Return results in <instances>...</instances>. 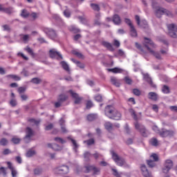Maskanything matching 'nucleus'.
Wrapping results in <instances>:
<instances>
[{
    "label": "nucleus",
    "instance_id": "obj_59",
    "mask_svg": "<svg viewBox=\"0 0 177 177\" xmlns=\"http://www.w3.org/2000/svg\"><path fill=\"white\" fill-rule=\"evenodd\" d=\"M136 47L139 49L142 53H145V51L143 50V48H142V46L139 44L138 43H136Z\"/></svg>",
    "mask_w": 177,
    "mask_h": 177
},
{
    "label": "nucleus",
    "instance_id": "obj_41",
    "mask_svg": "<svg viewBox=\"0 0 177 177\" xmlns=\"http://www.w3.org/2000/svg\"><path fill=\"white\" fill-rule=\"evenodd\" d=\"M10 104L12 107H16L17 106V101L15 98H12L10 101Z\"/></svg>",
    "mask_w": 177,
    "mask_h": 177
},
{
    "label": "nucleus",
    "instance_id": "obj_1",
    "mask_svg": "<svg viewBox=\"0 0 177 177\" xmlns=\"http://www.w3.org/2000/svg\"><path fill=\"white\" fill-rule=\"evenodd\" d=\"M104 115L110 120H115V121H120L122 115L121 112L118 111L113 105H107L104 109Z\"/></svg>",
    "mask_w": 177,
    "mask_h": 177
},
{
    "label": "nucleus",
    "instance_id": "obj_24",
    "mask_svg": "<svg viewBox=\"0 0 177 177\" xmlns=\"http://www.w3.org/2000/svg\"><path fill=\"white\" fill-rule=\"evenodd\" d=\"M104 127L106 131H109V132H111V131H113V123L110 122H106L104 123Z\"/></svg>",
    "mask_w": 177,
    "mask_h": 177
},
{
    "label": "nucleus",
    "instance_id": "obj_34",
    "mask_svg": "<svg viewBox=\"0 0 177 177\" xmlns=\"http://www.w3.org/2000/svg\"><path fill=\"white\" fill-rule=\"evenodd\" d=\"M162 92L165 94L169 93L171 91L169 90V87L167 85H163L162 87Z\"/></svg>",
    "mask_w": 177,
    "mask_h": 177
},
{
    "label": "nucleus",
    "instance_id": "obj_32",
    "mask_svg": "<svg viewBox=\"0 0 177 177\" xmlns=\"http://www.w3.org/2000/svg\"><path fill=\"white\" fill-rule=\"evenodd\" d=\"M97 118V115L95 113H91L87 115L88 121H95Z\"/></svg>",
    "mask_w": 177,
    "mask_h": 177
},
{
    "label": "nucleus",
    "instance_id": "obj_12",
    "mask_svg": "<svg viewBox=\"0 0 177 177\" xmlns=\"http://www.w3.org/2000/svg\"><path fill=\"white\" fill-rule=\"evenodd\" d=\"M85 168L87 174L91 172V171H93V175H99L100 174V169L94 165L86 166Z\"/></svg>",
    "mask_w": 177,
    "mask_h": 177
},
{
    "label": "nucleus",
    "instance_id": "obj_39",
    "mask_svg": "<svg viewBox=\"0 0 177 177\" xmlns=\"http://www.w3.org/2000/svg\"><path fill=\"white\" fill-rule=\"evenodd\" d=\"M54 140L55 142H57V143H61L62 145H64V143H66V140H64L62 138H59V137L55 138Z\"/></svg>",
    "mask_w": 177,
    "mask_h": 177
},
{
    "label": "nucleus",
    "instance_id": "obj_26",
    "mask_svg": "<svg viewBox=\"0 0 177 177\" xmlns=\"http://www.w3.org/2000/svg\"><path fill=\"white\" fill-rule=\"evenodd\" d=\"M129 113H131V117L133 118L135 121H138L139 119L138 118V115L136 112L133 109H130L129 110Z\"/></svg>",
    "mask_w": 177,
    "mask_h": 177
},
{
    "label": "nucleus",
    "instance_id": "obj_46",
    "mask_svg": "<svg viewBox=\"0 0 177 177\" xmlns=\"http://www.w3.org/2000/svg\"><path fill=\"white\" fill-rule=\"evenodd\" d=\"M20 138L14 137L12 138L11 142H12V143H14L15 145H19V143H20Z\"/></svg>",
    "mask_w": 177,
    "mask_h": 177
},
{
    "label": "nucleus",
    "instance_id": "obj_20",
    "mask_svg": "<svg viewBox=\"0 0 177 177\" xmlns=\"http://www.w3.org/2000/svg\"><path fill=\"white\" fill-rule=\"evenodd\" d=\"M112 21L114 23V24H116L117 26L121 24V18L120 17V15H114Z\"/></svg>",
    "mask_w": 177,
    "mask_h": 177
},
{
    "label": "nucleus",
    "instance_id": "obj_21",
    "mask_svg": "<svg viewBox=\"0 0 177 177\" xmlns=\"http://www.w3.org/2000/svg\"><path fill=\"white\" fill-rule=\"evenodd\" d=\"M6 78H8V80H13L14 81H20L21 80V77L17 75H7Z\"/></svg>",
    "mask_w": 177,
    "mask_h": 177
},
{
    "label": "nucleus",
    "instance_id": "obj_27",
    "mask_svg": "<svg viewBox=\"0 0 177 177\" xmlns=\"http://www.w3.org/2000/svg\"><path fill=\"white\" fill-rule=\"evenodd\" d=\"M111 84H113V85H115V86H120V81H118V80H117L116 77H111Z\"/></svg>",
    "mask_w": 177,
    "mask_h": 177
},
{
    "label": "nucleus",
    "instance_id": "obj_8",
    "mask_svg": "<svg viewBox=\"0 0 177 177\" xmlns=\"http://www.w3.org/2000/svg\"><path fill=\"white\" fill-rule=\"evenodd\" d=\"M68 93H70L71 95V97H73V99L75 100V101H74L75 104H81V102H82V100L84 99V98H82V97H80L78 93L73 92V90H69L68 91Z\"/></svg>",
    "mask_w": 177,
    "mask_h": 177
},
{
    "label": "nucleus",
    "instance_id": "obj_30",
    "mask_svg": "<svg viewBox=\"0 0 177 177\" xmlns=\"http://www.w3.org/2000/svg\"><path fill=\"white\" fill-rule=\"evenodd\" d=\"M21 16L24 19H27L28 17H30V12H28V11H27V10L24 9L21 10Z\"/></svg>",
    "mask_w": 177,
    "mask_h": 177
},
{
    "label": "nucleus",
    "instance_id": "obj_36",
    "mask_svg": "<svg viewBox=\"0 0 177 177\" xmlns=\"http://www.w3.org/2000/svg\"><path fill=\"white\" fill-rule=\"evenodd\" d=\"M91 7L93 10H95L96 12H99L100 10V7L96 3H91Z\"/></svg>",
    "mask_w": 177,
    "mask_h": 177
},
{
    "label": "nucleus",
    "instance_id": "obj_51",
    "mask_svg": "<svg viewBox=\"0 0 177 177\" xmlns=\"http://www.w3.org/2000/svg\"><path fill=\"white\" fill-rule=\"evenodd\" d=\"M133 95H136V96H140L141 92L138 88L133 89Z\"/></svg>",
    "mask_w": 177,
    "mask_h": 177
},
{
    "label": "nucleus",
    "instance_id": "obj_64",
    "mask_svg": "<svg viewBox=\"0 0 177 177\" xmlns=\"http://www.w3.org/2000/svg\"><path fill=\"white\" fill-rule=\"evenodd\" d=\"M60 106H62V102L61 101H58L57 102L55 103V107L56 109H58V107H60Z\"/></svg>",
    "mask_w": 177,
    "mask_h": 177
},
{
    "label": "nucleus",
    "instance_id": "obj_4",
    "mask_svg": "<svg viewBox=\"0 0 177 177\" xmlns=\"http://www.w3.org/2000/svg\"><path fill=\"white\" fill-rule=\"evenodd\" d=\"M159 135L161 138H173V136H175V131L162 129L160 131H159Z\"/></svg>",
    "mask_w": 177,
    "mask_h": 177
},
{
    "label": "nucleus",
    "instance_id": "obj_43",
    "mask_svg": "<svg viewBox=\"0 0 177 177\" xmlns=\"http://www.w3.org/2000/svg\"><path fill=\"white\" fill-rule=\"evenodd\" d=\"M28 122H31L32 124H35V125H39V122H41V120H36L35 119H28Z\"/></svg>",
    "mask_w": 177,
    "mask_h": 177
},
{
    "label": "nucleus",
    "instance_id": "obj_16",
    "mask_svg": "<svg viewBox=\"0 0 177 177\" xmlns=\"http://www.w3.org/2000/svg\"><path fill=\"white\" fill-rule=\"evenodd\" d=\"M140 168H141V171L142 172L143 176L152 177L151 174L149 172V170H147V167H146V165H142Z\"/></svg>",
    "mask_w": 177,
    "mask_h": 177
},
{
    "label": "nucleus",
    "instance_id": "obj_9",
    "mask_svg": "<svg viewBox=\"0 0 177 177\" xmlns=\"http://www.w3.org/2000/svg\"><path fill=\"white\" fill-rule=\"evenodd\" d=\"M172 167H174V162L169 159L166 160L165 166L162 169V172L164 174H168V172H169V171L171 169Z\"/></svg>",
    "mask_w": 177,
    "mask_h": 177
},
{
    "label": "nucleus",
    "instance_id": "obj_3",
    "mask_svg": "<svg viewBox=\"0 0 177 177\" xmlns=\"http://www.w3.org/2000/svg\"><path fill=\"white\" fill-rule=\"evenodd\" d=\"M155 15L158 17H161L162 15H166V16H172V13H171V12L161 7L156 8Z\"/></svg>",
    "mask_w": 177,
    "mask_h": 177
},
{
    "label": "nucleus",
    "instance_id": "obj_44",
    "mask_svg": "<svg viewBox=\"0 0 177 177\" xmlns=\"http://www.w3.org/2000/svg\"><path fill=\"white\" fill-rule=\"evenodd\" d=\"M84 143H86L88 146H91V145H95V140L91 138L84 141Z\"/></svg>",
    "mask_w": 177,
    "mask_h": 177
},
{
    "label": "nucleus",
    "instance_id": "obj_2",
    "mask_svg": "<svg viewBox=\"0 0 177 177\" xmlns=\"http://www.w3.org/2000/svg\"><path fill=\"white\" fill-rule=\"evenodd\" d=\"M134 127L136 129H137V131H138L140 133H141L142 136H143L144 138H147L149 136V131H147V129H146V127H145V126L139 124V122H136L134 123Z\"/></svg>",
    "mask_w": 177,
    "mask_h": 177
},
{
    "label": "nucleus",
    "instance_id": "obj_54",
    "mask_svg": "<svg viewBox=\"0 0 177 177\" xmlns=\"http://www.w3.org/2000/svg\"><path fill=\"white\" fill-rule=\"evenodd\" d=\"M31 82L33 84H39V82H41V80H39L38 77H35L32 79Z\"/></svg>",
    "mask_w": 177,
    "mask_h": 177
},
{
    "label": "nucleus",
    "instance_id": "obj_19",
    "mask_svg": "<svg viewBox=\"0 0 177 177\" xmlns=\"http://www.w3.org/2000/svg\"><path fill=\"white\" fill-rule=\"evenodd\" d=\"M109 72L113 73V74H121L123 73L124 70L120 68H108L107 69Z\"/></svg>",
    "mask_w": 177,
    "mask_h": 177
},
{
    "label": "nucleus",
    "instance_id": "obj_52",
    "mask_svg": "<svg viewBox=\"0 0 177 177\" xmlns=\"http://www.w3.org/2000/svg\"><path fill=\"white\" fill-rule=\"evenodd\" d=\"M53 129V124L50 123L49 124H48L47 126H46L45 127V130L46 131H50Z\"/></svg>",
    "mask_w": 177,
    "mask_h": 177
},
{
    "label": "nucleus",
    "instance_id": "obj_37",
    "mask_svg": "<svg viewBox=\"0 0 177 177\" xmlns=\"http://www.w3.org/2000/svg\"><path fill=\"white\" fill-rule=\"evenodd\" d=\"M144 39L146 41L145 44H149V45H151V46H152V48H156L154 43L153 42V41H151V39L147 38V37H145Z\"/></svg>",
    "mask_w": 177,
    "mask_h": 177
},
{
    "label": "nucleus",
    "instance_id": "obj_28",
    "mask_svg": "<svg viewBox=\"0 0 177 177\" xmlns=\"http://www.w3.org/2000/svg\"><path fill=\"white\" fill-rule=\"evenodd\" d=\"M130 35L134 37H138V32L136 31V29H135V26H133L130 27Z\"/></svg>",
    "mask_w": 177,
    "mask_h": 177
},
{
    "label": "nucleus",
    "instance_id": "obj_56",
    "mask_svg": "<svg viewBox=\"0 0 177 177\" xmlns=\"http://www.w3.org/2000/svg\"><path fill=\"white\" fill-rule=\"evenodd\" d=\"M84 157L88 161V160H89V158L91 157V153H89L88 151L85 152L84 154Z\"/></svg>",
    "mask_w": 177,
    "mask_h": 177
},
{
    "label": "nucleus",
    "instance_id": "obj_29",
    "mask_svg": "<svg viewBox=\"0 0 177 177\" xmlns=\"http://www.w3.org/2000/svg\"><path fill=\"white\" fill-rule=\"evenodd\" d=\"M71 62L75 63L77 66V67H80V68H84L85 65L84 64L81 63L79 61L75 60L74 58L71 59Z\"/></svg>",
    "mask_w": 177,
    "mask_h": 177
},
{
    "label": "nucleus",
    "instance_id": "obj_35",
    "mask_svg": "<svg viewBox=\"0 0 177 177\" xmlns=\"http://www.w3.org/2000/svg\"><path fill=\"white\" fill-rule=\"evenodd\" d=\"M72 53L73 55H75V56H77V57H79V59H84V55H82V53L77 50H73Z\"/></svg>",
    "mask_w": 177,
    "mask_h": 177
},
{
    "label": "nucleus",
    "instance_id": "obj_10",
    "mask_svg": "<svg viewBox=\"0 0 177 177\" xmlns=\"http://www.w3.org/2000/svg\"><path fill=\"white\" fill-rule=\"evenodd\" d=\"M32 136H34V131H32V128L27 127L26 129V136L24 138L25 142L28 143Z\"/></svg>",
    "mask_w": 177,
    "mask_h": 177
},
{
    "label": "nucleus",
    "instance_id": "obj_11",
    "mask_svg": "<svg viewBox=\"0 0 177 177\" xmlns=\"http://www.w3.org/2000/svg\"><path fill=\"white\" fill-rule=\"evenodd\" d=\"M68 167L66 165H62L59 167L55 169V174H59L60 175H64L66 174H68Z\"/></svg>",
    "mask_w": 177,
    "mask_h": 177
},
{
    "label": "nucleus",
    "instance_id": "obj_31",
    "mask_svg": "<svg viewBox=\"0 0 177 177\" xmlns=\"http://www.w3.org/2000/svg\"><path fill=\"white\" fill-rule=\"evenodd\" d=\"M68 99V97L64 94H60L58 97V102H61L63 103V102H66Z\"/></svg>",
    "mask_w": 177,
    "mask_h": 177
},
{
    "label": "nucleus",
    "instance_id": "obj_17",
    "mask_svg": "<svg viewBox=\"0 0 177 177\" xmlns=\"http://www.w3.org/2000/svg\"><path fill=\"white\" fill-rule=\"evenodd\" d=\"M148 99L153 100V102H157L158 100V94L154 92H149L148 93Z\"/></svg>",
    "mask_w": 177,
    "mask_h": 177
},
{
    "label": "nucleus",
    "instance_id": "obj_48",
    "mask_svg": "<svg viewBox=\"0 0 177 177\" xmlns=\"http://www.w3.org/2000/svg\"><path fill=\"white\" fill-rule=\"evenodd\" d=\"M35 175H41L42 174V169L36 168L34 169Z\"/></svg>",
    "mask_w": 177,
    "mask_h": 177
},
{
    "label": "nucleus",
    "instance_id": "obj_22",
    "mask_svg": "<svg viewBox=\"0 0 177 177\" xmlns=\"http://www.w3.org/2000/svg\"><path fill=\"white\" fill-rule=\"evenodd\" d=\"M48 147H50L53 149V150H55V151H59V150H62V147L59 146L57 144H48Z\"/></svg>",
    "mask_w": 177,
    "mask_h": 177
},
{
    "label": "nucleus",
    "instance_id": "obj_58",
    "mask_svg": "<svg viewBox=\"0 0 177 177\" xmlns=\"http://www.w3.org/2000/svg\"><path fill=\"white\" fill-rule=\"evenodd\" d=\"M95 99L96 102H102V100H103V98L102 97V95H97L95 97Z\"/></svg>",
    "mask_w": 177,
    "mask_h": 177
},
{
    "label": "nucleus",
    "instance_id": "obj_13",
    "mask_svg": "<svg viewBox=\"0 0 177 177\" xmlns=\"http://www.w3.org/2000/svg\"><path fill=\"white\" fill-rule=\"evenodd\" d=\"M145 48H147V50H149L151 55L156 57V59H157L158 60H162V57H161V54L160 53L151 50V48H150V47H149V46H147V44H145Z\"/></svg>",
    "mask_w": 177,
    "mask_h": 177
},
{
    "label": "nucleus",
    "instance_id": "obj_61",
    "mask_svg": "<svg viewBox=\"0 0 177 177\" xmlns=\"http://www.w3.org/2000/svg\"><path fill=\"white\" fill-rule=\"evenodd\" d=\"M152 109L153 111H156V113H158V106L157 104H153L152 106Z\"/></svg>",
    "mask_w": 177,
    "mask_h": 177
},
{
    "label": "nucleus",
    "instance_id": "obj_14",
    "mask_svg": "<svg viewBox=\"0 0 177 177\" xmlns=\"http://www.w3.org/2000/svg\"><path fill=\"white\" fill-rule=\"evenodd\" d=\"M45 34L49 37L51 39H54V38H56V32L51 28H45L44 30Z\"/></svg>",
    "mask_w": 177,
    "mask_h": 177
},
{
    "label": "nucleus",
    "instance_id": "obj_38",
    "mask_svg": "<svg viewBox=\"0 0 177 177\" xmlns=\"http://www.w3.org/2000/svg\"><path fill=\"white\" fill-rule=\"evenodd\" d=\"M25 50H26V52H28V53H29V55H30V56H32V57H35V54L34 53V51H32V49H31V48L28 46V47H26Z\"/></svg>",
    "mask_w": 177,
    "mask_h": 177
},
{
    "label": "nucleus",
    "instance_id": "obj_18",
    "mask_svg": "<svg viewBox=\"0 0 177 177\" xmlns=\"http://www.w3.org/2000/svg\"><path fill=\"white\" fill-rule=\"evenodd\" d=\"M101 45H102V46H104V48H106V49H108V50H111V52H113V50H114V48H113V45H111L108 41H103L101 42Z\"/></svg>",
    "mask_w": 177,
    "mask_h": 177
},
{
    "label": "nucleus",
    "instance_id": "obj_5",
    "mask_svg": "<svg viewBox=\"0 0 177 177\" xmlns=\"http://www.w3.org/2000/svg\"><path fill=\"white\" fill-rule=\"evenodd\" d=\"M111 154L112 158L113 161L116 162L117 165H118L119 167H122V165H125V160L124 158H120V156H118V155L114 151H112Z\"/></svg>",
    "mask_w": 177,
    "mask_h": 177
},
{
    "label": "nucleus",
    "instance_id": "obj_57",
    "mask_svg": "<svg viewBox=\"0 0 177 177\" xmlns=\"http://www.w3.org/2000/svg\"><path fill=\"white\" fill-rule=\"evenodd\" d=\"M26 91V87H22V86H21V87H19L18 88V93H19V94H21V93H24V91Z\"/></svg>",
    "mask_w": 177,
    "mask_h": 177
},
{
    "label": "nucleus",
    "instance_id": "obj_7",
    "mask_svg": "<svg viewBox=\"0 0 177 177\" xmlns=\"http://www.w3.org/2000/svg\"><path fill=\"white\" fill-rule=\"evenodd\" d=\"M49 56L51 59H57V60H62L63 59L62 54L55 48H52L49 50Z\"/></svg>",
    "mask_w": 177,
    "mask_h": 177
},
{
    "label": "nucleus",
    "instance_id": "obj_6",
    "mask_svg": "<svg viewBox=\"0 0 177 177\" xmlns=\"http://www.w3.org/2000/svg\"><path fill=\"white\" fill-rule=\"evenodd\" d=\"M167 28L169 31V35L172 38H176L177 26L175 24H168Z\"/></svg>",
    "mask_w": 177,
    "mask_h": 177
},
{
    "label": "nucleus",
    "instance_id": "obj_63",
    "mask_svg": "<svg viewBox=\"0 0 177 177\" xmlns=\"http://www.w3.org/2000/svg\"><path fill=\"white\" fill-rule=\"evenodd\" d=\"M169 109L171 111H175L176 113H177V106H169Z\"/></svg>",
    "mask_w": 177,
    "mask_h": 177
},
{
    "label": "nucleus",
    "instance_id": "obj_55",
    "mask_svg": "<svg viewBox=\"0 0 177 177\" xmlns=\"http://www.w3.org/2000/svg\"><path fill=\"white\" fill-rule=\"evenodd\" d=\"M64 15L65 17H70L71 16V13L70 12V10H65L64 11Z\"/></svg>",
    "mask_w": 177,
    "mask_h": 177
},
{
    "label": "nucleus",
    "instance_id": "obj_23",
    "mask_svg": "<svg viewBox=\"0 0 177 177\" xmlns=\"http://www.w3.org/2000/svg\"><path fill=\"white\" fill-rule=\"evenodd\" d=\"M144 78L145 79V80L147 81V82L151 85V86H152V88L157 87L156 84H153V80H151V78H150V77H149L147 74L144 75Z\"/></svg>",
    "mask_w": 177,
    "mask_h": 177
},
{
    "label": "nucleus",
    "instance_id": "obj_15",
    "mask_svg": "<svg viewBox=\"0 0 177 177\" xmlns=\"http://www.w3.org/2000/svg\"><path fill=\"white\" fill-rule=\"evenodd\" d=\"M136 20L138 26H140L142 28H147V21L144 20L140 22V17L138 15H136Z\"/></svg>",
    "mask_w": 177,
    "mask_h": 177
},
{
    "label": "nucleus",
    "instance_id": "obj_33",
    "mask_svg": "<svg viewBox=\"0 0 177 177\" xmlns=\"http://www.w3.org/2000/svg\"><path fill=\"white\" fill-rule=\"evenodd\" d=\"M60 64L62 65V67L65 70V71L70 72V68L68 67V64L64 61H62L60 62Z\"/></svg>",
    "mask_w": 177,
    "mask_h": 177
},
{
    "label": "nucleus",
    "instance_id": "obj_53",
    "mask_svg": "<svg viewBox=\"0 0 177 177\" xmlns=\"http://www.w3.org/2000/svg\"><path fill=\"white\" fill-rule=\"evenodd\" d=\"M124 21H125V24H128V26H129L130 28L133 26V24H132V22L131 21V19H125Z\"/></svg>",
    "mask_w": 177,
    "mask_h": 177
},
{
    "label": "nucleus",
    "instance_id": "obj_45",
    "mask_svg": "<svg viewBox=\"0 0 177 177\" xmlns=\"http://www.w3.org/2000/svg\"><path fill=\"white\" fill-rule=\"evenodd\" d=\"M124 82H126V84H127L128 85H132V79H131L129 77L126 76L124 77Z\"/></svg>",
    "mask_w": 177,
    "mask_h": 177
},
{
    "label": "nucleus",
    "instance_id": "obj_25",
    "mask_svg": "<svg viewBox=\"0 0 177 177\" xmlns=\"http://www.w3.org/2000/svg\"><path fill=\"white\" fill-rule=\"evenodd\" d=\"M149 143L151 146H154L155 147H157V146L159 145L158 140H157L156 138H151Z\"/></svg>",
    "mask_w": 177,
    "mask_h": 177
},
{
    "label": "nucleus",
    "instance_id": "obj_60",
    "mask_svg": "<svg viewBox=\"0 0 177 177\" xmlns=\"http://www.w3.org/2000/svg\"><path fill=\"white\" fill-rule=\"evenodd\" d=\"M23 41H24V42L28 41V39H30V35H24L22 37Z\"/></svg>",
    "mask_w": 177,
    "mask_h": 177
},
{
    "label": "nucleus",
    "instance_id": "obj_40",
    "mask_svg": "<svg viewBox=\"0 0 177 177\" xmlns=\"http://www.w3.org/2000/svg\"><path fill=\"white\" fill-rule=\"evenodd\" d=\"M147 165H149V168H153V167H156V162L154 160H147Z\"/></svg>",
    "mask_w": 177,
    "mask_h": 177
},
{
    "label": "nucleus",
    "instance_id": "obj_47",
    "mask_svg": "<svg viewBox=\"0 0 177 177\" xmlns=\"http://www.w3.org/2000/svg\"><path fill=\"white\" fill-rule=\"evenodd\" d=\"M91 107H93V103L91 101H87L86 104V108L89 110Z\"/></svg>",
    "mask_w": 177,
    "mask_h": 177
},
{
    "label": "nucleus",
    "instance_id": "obj_50",
    "mask_svg": "<svg viewBox=\"0 0 177 177\" xmlns=\"http://www.w3.org/2000/svg\"><path fill=\"white\" fill-rule=\"evenodd\" d=\"M0 145L1 146H6V145H8V140H6V138H2L0 140Z\"/></svg>",
    "mask_w": 177,
    "mask_h": 177
},
{
    "label": "nucleus",
    "instance_id": "obj_49",
    "mask_svg": "<svg viewBox=\"0 0 177 177\" xmlns=\"http://www.w3.org/2000/svg\"><path fill=\"white\" fill-rule=\"evenodd\" d=\"M150 158H152L155 162L158 161V155H157V153H152Z\"/></svg>",
    "mask_w": 177,
    "mask_h": 177
},
{
    "label": "nucleus",
    "instance_id": "obj_42",
    "mask_svg": "<svg viewBox=\"0 0 177 177\" xmlns=\"http://www.w3.org/2000/svg\"><path fill=\"white\" fill-rule=\"evenodd\" d=\"M32 156H35V151L32 149L28 151L26 153V157H32Z\"/></svg>",
    "mask_w": 177,
    "mask_h": 177
},
{
    "label": "nucleus",
    "instance_id": "obj_62",
    "mask_svg": "<svg viewBox=\"0 0 177 177\" xmlns=\"http://www.w3.org/2000/svg\"><path fill=\"white\" fill-rule=\"evenodd\" d=\"M3 28L4 31H10V27L8 25H3Z\"/></svg>",
    "mask_w": 177,
    "mask_h": 177
}]
</instances>
